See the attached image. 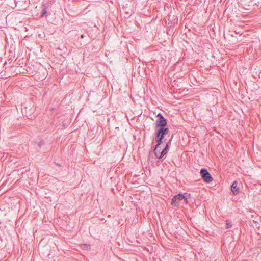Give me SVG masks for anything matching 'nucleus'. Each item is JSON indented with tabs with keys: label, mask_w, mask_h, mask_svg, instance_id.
Wrapping results in <instances>:
<instances>
[{
	"label": "nucleus",
	"mask_w": 261,
	"mask_h": 261,
	"mask_svg": "<svg viewBox=\"0 0 261 261\" xmlns=\"http://www.w3.org/2000/svg\"><path fill=\"white\" fill-rule=\"evenodd\" d=\"M155 132V138L157 139H163L164 136L168 134L169 132V130L168 128L161 127L157 130L156 129Z\"/></svg>",
	"instance_id": "1"
},
{
	"label": "nucleus",
	"mask_w": 261,
	"mask_h": 261,
	"mask_svg": "<svg viewBox=\"0 0 261 261\" xmlns=\"http://www.w3.org/2000/svg\"><path fill=\"white\" fill-rule=\"evenodd\" d=\"M158 119L155 121L156 129L158 127H164L167 125V120L163 115L158 114L157 115Z\"/></svg>",
	"instance_id": "2"
},
{
	"label": "nucleus",
	"mask_w": 261,
	"mask_h": 261,
	"mask_svg": "<svg viewBox=\"0 0 261 261\" xmlns=\"http://www.w3.org/2000/svg\"><path fill=\"white\" fill-rule=\"evenodd\" d=\"M200 174L203 179H213L209 172L205 168H202L200 170Z\"/></svg>",
	"instance_id": "3"
},
{
	"label": "nucleus",
	"mask_w": 261,
	"mask_h": 261,
	"mask_svg": "<svg viewBox=\"0 0 261 261\" xmlns=\"http://www.w3.org/2000/svg\"><path fill=\"white\" fill-rule=\"evenodd\" d=\"M183 199H185L187 202V199L185 197V196L182 194H178L177 195H175L172 199V202H175L177 200L181 201Z\"/></svg>",
	"instance_id": "4"
},
{
	"label": "nucleus",
	"mask_w": 261,
	"mask_h": 261,
	"mask_svg": "<svg viewBox=\"0 0 261 261\" xmlns=\"http://www.w3.org/2000/svg\"><path fill=\"white\" fill-rule=\"evenodd\" d=\"M231 190L234 195H237L239 193V188L238 187V182L234 180L231 185Z\"/></svg>",
	"instance_id": "5"
},
{
	"label": "nucleus",
	"mask_w": 261,
	"mask_h": 261,
	"mask_svg": "<svg viewBox=\"0 0 261 261\" xmlns=\"http://www.w3.org/2000/svg\"><path fill=\"white\" fill-rule=\"evenodd\" d=\"M155 140L156 142L158 143L157 145L155 146L154 149V154H157L156 152L158 151V148L160 147V145L162 144V143L163 142V139H157V138H155Z\"/></svg>",
	"instance_id": "6"
},
{
	"label": "nucleus",
	"mask_w": 261,
	"mask_h": 261,
	"mask_svg": "<svg viewBox=\"0 0 261 261\" xmlns=\"http://www.w3.org/2000/svg\"><path fill=\"white\" fill-rule=\"evenodd\" d=\"M169 149V145L168 144H166L165 148L162 151L161 154L159 156V158H162L165 154H166Z\"/></svg>",
	"instance_id": "7"
},
{
	"label": "nucleus",
	"mask_w": 261,
	"mask_h": 261,
	"mask_svg": "<svg viewBox=\"0 0 261 261\" xmlns=\"http://www.w3.org/2000/svg\"><path fill=\"white\" fill-rule=\"evenodd\" d=\"M127 185H126V187H128L130 189H133L134 187L130 186L129 184H130V185L135 184L136 181H134L133 180H131L130 182H129V180H127Z\"/></svg>",
	"instance_id": "8"
},
{
	"label": "nucleus",
	"mask_w": 261,
	"mask_h": 261,
	"mask_svg": "<svg viewBox=\"0 0 261 261\" xmlns=\"http://www.w3.org/2000/svg\"><path fill=\"white\" fill-rule=\"evenodd\" d=\"M232 227V224L231 222L229 220H226V228L228 229Z\"/></svg>",
	"instance_id": "9"
},
{
	"label": "nucleus",
	"mask_w": 261,
	"mask_h": 261,
	"mask_svg": "<svg viewBox=\"0 0 261 261\" xmlns=\"http://www.w3.org/2000/svg\"><path fill=\"white\" fill-rule=\"evenodd\" d=\"M47 13V11H46V9L45 8H43L42 10V12H41V17H43Z\"/></svg>",
	"instance_id": "10"
},
{
	"label": "nucleus",
	"mask_w": 261,
	"mask_h": 261,
	"mask_svg": "<svg viewBox=\"0 0 261 261\" xmlns=\"http://www.w3.org/2000/svg\"><path fill=\"white\" fill-rule=\"evenodd\" d=\"M157 154H155V156L157 158H159V159H161V158H159V156L160 155V154H161V152H160V147L158 148V151L156 152Z\"/></svg>",
	"instance_id": "11"
},
{
	"label": "nucleus",
	"mask_w": 261,
	"mask_h": 261,
	"mask_svg": "<svg viewBox=\"0 0 261 261\" xmlns=\"http://www.w3.org/2000/svg\"><path fill=\"white\" fill-rule=\"evenodd\" d=\"M44 142L43 141H41L39 143V146H41L42 145H44Z\"/></svg>",
	"instance_id": "12"
},
{
	"label": "nucleus",
	"mask_w": 261,
	"mask_h": 261,
	"mask_svg": "<svg viewBox=\"0 0 261 261\" xmlns=\"http://www.w3.org/2000/svg\"><path fill=\"white\" fill-rule=\"evenodd\" d=\"M205 182L206 183H209L210 181H211L212 180H204Z\"/></svg>",
	"instance_id": "13"
}]
</instances>
